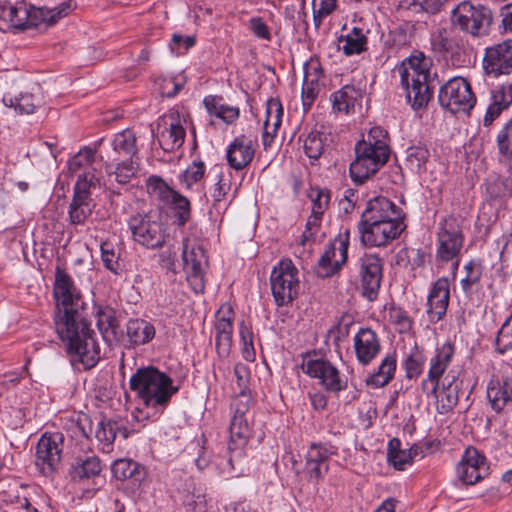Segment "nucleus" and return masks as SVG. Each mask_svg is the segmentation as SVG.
Wrapping results in <instances>:
<instances>
[{
  "label": "nucleus",
  "mask_w": 512,
  "mask_h": 512,
  "mask_svg": "<svg viewBox=\"0 0 512 512\" xmlns=\"http://www.w3.org/2000/svg\"><path fill=\"white\" fill-rule=\"evenodd\" d=\"M406 376L409 379L418 377L423 371L424 356L417 348L413 349L406 357L404 363Z\"/></svg>",
  "instance_id": "nucleus-54"
},
{
  "label": "nucleus",
  "mask_w": 512,
  "mask_h": 512,
  "mask_svg": "<svg viewBox=\"0 0 512 512\" xmlns=\"http://www.w3.org/2000/svg\"><path fill=\"white\" fill-rule=\"evenodd\" d=\"M283 107L279 99L271 98L266 103L262 143L268 149L282 124Z\"/></svg>",
  "instance_id": "nucleus-31"
},
{
  "label": "nucleus",
  "mask_w": 512,
  "mask_h": 512,
  "mask_svg": "<svg viewBox=\"0 0 512 512\" xmlns=\"http://www.w3.org/2000/svg\"><path fill=\"white\" fill-rule=\"evenodd\" d=\"M349 246V231L345 230L326 248L318 263L317 274L330 277L339 271L347 260Z\"/></svg>",
  "instance_id": "nucleus-18"
},
{
  "label": "nucleus",
  "mask_w": 512,
  "mask_h": 512,
  "mask_svg": "<svg viewBox=\"0 0 512 512\" xmlns=\"http://www.w3.org/2000/svg\"><path fill=\"white\" fill-rule=\"evenodd\" d=\"M309 198L312 202V208L303 234L305 240L310 239L320 227L322 217L329 207L331 195L329 190L316 187L310 189Z\"/></svg>",
  "instance_id": "nucleus-30"
},
{
  "label": "nucleus",
  "mask_w": 512,
  "mask_h": 512,
  "mask_svg": "<svg viewBox=\"0 0 512 512\" xmlns=\"http://www.w3.org/2000/svg\"><path fill=\"white\" fill-rule=\"evenodd\" d=\"M466 277L462 279L461 285L464 291H469L476 284L482 275L481 266L474 262H469L465 266Z\"/></svg>",
  "instance_id": "nucleus-61"
},
{
  "label": "nucleus",
  "mask_w": 512,
  "mask_h": 512,
  "mask_svg": "<svg viewBox=\"0 0 512 512\" xmlns=\"http://www.w3.org/2000/svg\"><path fill=\"white\" fill-rule=\"evenodd\" d=\"M390 321L398 327L399 332H407L412 327V320L408 313L401 308H392L389 311Z\"/></svg>",
  "instance_id": "nucleus-60"
},
{
  "label": "nucleus",
  "mask_w": 512,
  "mask_h": 512,
  "mask_svg": "<svg viewBox=\"0 0 512 512\" xmlns=\"http://www.w3.org/2000/svg\"><path fill=\"white\" fill-rule=\"evenodd\" d=\"M492 21L493 15L489 8L470 1L460 2L450 14L453 28L477 38L489 34Z\"/></svg>",
  "instance_id": "nucleus-6"
},
{
  "label": "nucleus",
  "mask_w": 512,
  "mask_h": 512,
  "mask_svg": "<svg viewBox=\"0 0 512 512\" xmlns=\"http://www.w3.org/2000/svg\"><path fill=\"white\" fill-rule=\"evenodd\" d=\"M182 258L190 287L195 293H202L205 289L204 275L208 266L204 249L195 239L185 238Z\"/></svg>",
  "instance_id": "nucleus-14"
},
{
  "label": "nucleus",
  "mask_w": 512,
  "mask_h": 512,
  "mask_svg": "<svg viewBox=\"0 0 512 512\" xmlns=\"http://www.w3.org/2000/svg\"><path fill=\"white\" fill-rule=\"evenodd\" d=\"M369 30L353 27L347 35L339 39L341 49L345 55L360 54L367 49V34Z\"/></svg>",
  "instance_id": "nucleus-38"
},
{
  "label": "nucleus",
  "mask_w": 512,
  "mask_h": 512,
  "mask_svg": "<svg viewBox=\"0 0 512 512\" xmlns=\"http://www.w3.org/2000/svg\"><path fill=\"white\" fill-rule=\"evenodd\" d=\"M403 212L392 201L385 197H376L368 202L363 212L362 220L375 221L378 223L391 222L394 224L403 223Z\"/></svg>",
  "instance_id": "nucleus-24"
},
{
  "label": "nucleus",
  "mask_w": 512,
  "mask_h": 512,
  "mask_svg": "<svg viewBox=\"0 0 512 512\" xmlns=\"http://www.w3.org/2000/svg\"><path fill=\"white\" fill-rule=\"evenodd\" d=\"M101 462L95 455L77 457L71 465L70 476L73 481L92 479L100 474Z\"/></svg>",
  "instance_id": "nucleus-33"
},
{
  "label": "nucleus",
  "mask_w": 512,
  "mask_h": 512,
  "mask_svg": "<svg viewBox=\"0 0 512 512\" xmlns=\"http://www.w3.org/2000/svg\"><path fill=\"white\" fill-rule=\"evenodd\" d=\"M363 295L370 301L378 294L382 280V259L376 254H364L359 260Z\"/></svg>",
  "instance_id": "nucleus-20"
},
{
  "label": "nucleus",
  "mask_w": 512,
  "mask_h": 512,
  "mask_svg": "<svg viewBox=\"0 0 512 512\" xmlns=\"http://www.w3.org/2000/svg\"><path fill=\"white\" fill-rule=\"evenodd\" d=\"M130 389L147 407L164 408L178 392L173 380L155 367L139 368L130 378Z\"/></svg>",
  "instance_id": "nucleus-3"
},
{
  "label": "nucleus",
  "mask_w": 512,
  "mask_h": 512,
  "mask_svg": "<svg viewBox=\"0 0 512 512\" xmlns=\"http://www.w3.org/2000/svg\"><path fill=\"white\" fill-rule=\"evenodd\" d=\"M454 353L455 349L451 343H444L436 349L435 355L429 361L427 379L422 383L424 391L427 389L428 384L441 382L442 378L451 370L450 366Z\"/></svg>",
  "instance_id": "nucleus-27"
},
{
  "label": "nucleus",
  "mask_w": 512,
  "mask_h": 512,
  "mask_svg": "<svg viewBox=\"0 0 512 512\" xmlns=\"http://www.w3.org/2000/svg\"><path fill=\"white\" fill-rule=\"evenodd\" d=\"M301 369L308 376L319 379L320 385L328 392L338 393L347 388V380L340 371L315 353L303 356Z\"/></svg>",
  "instance_id": "nucleus-8"
},
{
  "label": "nucleus",
  "mask_w": 512,
  "mask_h": 512,
  "mask_svg": "<svg viewBox=\"0 0 512 512\" xmlns=\"http://www.w3.org/2000/svg\"><path fill=\"white\" fill-rule=\"evenodd\" d=\"M101 257L104 266L110 271L117 273L119 269V253L113 243L105 241L101 244Z\"/></svg>",
  "instance_id": "nucleus-56"
},
{
  "label": "nucleus",
  "mask_w": 512,
  "mask_h": 512,
  "mask_svg": "<svg viewBox=\"0 0 512 512\" xmlns=\"http://www.w3.org/2000/svg\"><path fill=\"white\" fill-rule=\"evenodd\" d=\"M133 240L139 245L156 249L165 243L166 232L164 224L152 215H135L129 220Z\"/></svg>",
  "instance_id": "nucleus-15"
},
{
  "label": "nucleus",
  "mask_w": 512,
  "mask_h": 512,
  "mask_svg": "<svg viewBox=\"0 0 512 512\" xmlns=\"http://www.w3.org/2000/svg\"><path fill=\"white\" fill-rule=\"evenodd\" d=\"M184 123V116L177 110H170L158 120L156 137L165 152H173L183 145L186 135Z\"/></svg>",
  "instance_id": "nucleus-16"
},
{
  "label": "nucleus",
  "mask_w": 512,
  "mask_h": 512,
  "mask_svg": "<svg viewBox=\"0 0 512 512\" xmlns=\"http://www.w3.org/2000/svg\"><path fill=\"white\" fill-rule=\"evenodd\" d=\"M483 67L487 74L499 76L512 70V39L486 49Z\"/></svg>",
  "instance_id": "nucleus-22"
},
{
  "label": "nucleus",
  "mask_w": 512,
  "mask_h": 512,
  "mask_svg": "<svg viewBox=\"0 0 512 512\" xmlns=\"http://www.w3.org/2000/svg\"><path fill=\"white\" fill-rule=\"evenodd\" d=\"M400 442L398 439H392L389 442L388 449V462L393 465L397 470H404L407 465H410L414 456L417 455V450L413 449H399Z\"/></svg>",
  "instance_id": "nucleus-42"
},
{
  "label": "nucleus",
  "mask_w": 512,
  "mask_h": 512,
  "mask_svg": "<svg viewBox=\"0 0 512 512\" xmlns=\"http://www.w3.org/2000/svg\"><path fill=\"white\" fill-rule=\"evenodd\" d=\"M112 472L116 479L126 480L130 479L134 484H140L145 478V471L138 463L128 460L120 459L114 462Z\"/></svg>",
  "instance_id": "nucleus-39"
},
{
  "label": "nucleus",
  "mask_w": 512,
  "mask_h": 512,
  "mask_svg": "<svg viewBox=\"0 0 512 512\" xmlns=\"http://www.w3.org/2000/svg\"><path fill=\"white\" fill-rule=\"evenodd\" d=\"M356 158L350 165V175L361 184L383 167L390 156L388 133L381 127H373L367 136L355 146Z\"/></svg>",
  "instance_id": "nucleus-2"
},
{
  "label": "nucleus",
  "mask_w": 512,
  "mask_h": 512,
  "mask_svg": "<svg viewBox=\"0 0 512 512\" xmlns=\"http://www.w3.org/2000/svg\"><path fill=\"white\" fill-rule=\"evenodd\" d=\"M450 299V286L447 278H439L432 285L427 299V313L432 322L441 320L447 311Z\"/></svg>",
  "instance_id": "nucleus-29"
},
{
  "label": "nucleus",
  "mask_w": 512,
  "mask_h": 512,
  "mask_svg": "<svg viewBox=\"0 0 512 512\" xmlns=\"http://www.w3.org/2000/svg\"><path fill=\"white\" fill-rule=\"evenodd\" d=\"M464 235L458 220L452 216L444 219L438 233L437 257L444 262H452L453 270L459 265Z\"/></svg>",
  "instance_id": "nucleus-13"
},
{
  "label": "nucleus",
  "mask_w": 512,
  "mask_h": 512,
  "mask_svg": "<svg viewBox=\"0 0 512 512\" xmlns=\"http://www.w3.org/2000/svg\"><path fill=\"white\" fill-rule=\"evenodd\" d=\"M250 406L251 396L249 391H240L232 402L234 414H240L243 417H246V413L249 411Z\"/></svg>",
  "instance_id": "nucleus-63"
},
{
  "label": "nucleus",
  "mask_w": 512,
  "mask_h": 512,
  "mask_svg": "<svg viewBox=\"0 0 512 512\" xmlns=\"http://www.w3.org/2000/svg\"><path fill=\"white\" fill-rule=\"evenodd\" d=\"M167 205L172 206L177 212V218L180 225H184L189 220L191 205L190 201L185 196L176 191L175 196L172 197Z\"/></svg>",
  "instance_id": "nucleus-55"
},
{
  "label": "nucleus",
  "mask_w": 512,
  "mask_h": 512,
  "mask_svg": "<svg viewBox=\"0 0 512 512\" xmlns=\"http://www.w3.org/2000/svg\"><path fill=\"white\" fill-rule=\"evenodd\" d=\"M147 192L167 205L175 196L176 190L171 188L161 177L151 175L147 179Z\"/></svg>",
  "instance_id": "nucleus-45"
},
{
  "label": "nucleus",
  "mask_w": 512,
  "mask_h": 512,
  "mask_svg": "<svg viewBox=\"0 0 512 512\" xmlns=\"http://www.w3.org/2000/svg\"><path fill=\"white\" fill-rule=\"evenodd\" d=\"M353 347L358 362L369 365L380 353L381 344L376 332L370 328H361L353 338Z\"/></svg>",
  "instance_id": "nucleus-25"
},
{
  "label": "nucleus",
  "mask_w": 512,
  "mask_h": 512,
  "mask_svg": "<svg viewBox=\"0 0 512 512\" xmlns=\"http://www.w3.org/2000/svg\"><path fill=\"white\" fill-rule=\"evenodd\" d=\"M498 153L505 160L512 161V118L505 122L496 136Z\"/></svg>",
  "instance_id": "nucleus-48"
},
{
  "label": "nucleus",
  "mask_w": 512,
  "mask_h": 512,
  "mask_svg": "<svg viewBox=\"0 0 512 512\" xmlns=\"http://www.w3.org/2000/svg\"><path fill=\"white\" fill-rule=\"evenodd\" d=\"M239 335L241 341V353L246 361L253 362L256 352L253 344V332L251 327L242 321L239 325Z\"/></svg>",
  "instance_id": "nucleus-50"
},
{
  "label": "nucleus",
  "mask_w": 512,
  "mask_h": 512,
  "mask_svg": "<svg viewBox=\"0 0 512 512\" xmlns=\"http://www.w3.org/2000/svg\"><path fill=\"white\" fill-rule=\"evenodd\" d=\"M326 140L327 135L325 133L312 131L304 140L305 154L310 159L318 160L324 152Z\"/></svg>",
  "instance_id": "nucleus-47"
},
{
  "label": "nucleus",
  "mask_w": 512,
  "mask_h": 512,
  "mask_svg": "<svg viewBox=\"0 0 512 512\" xmlns=\"http://www.w3.org/2000/svg\"><path fill=\"white\" fill-rule=\"evenodd\" d=\"M488 471L485 455L474 447H468L456 466V477L464 485H474L483 480Z\"/></svg>",
  "instance_id": "nucleus-17"
},
{
  "label": "nucleus",
  "mask_w": 512,
  "mask_h": 512,
  "mask_svg": "<svg viewBox=\"0 0 512 512\" xmlns=\"http://www.w3.org/2000/svg\"><path fill=\"white\" fill-rule=\"evenodd\" d=\"M270 285L278 306L292 303L300 289L299 271L292 260L283 259L272 269Z\"/></svg>",
  "instance_id": "nucleus-7"
},
{
  "label": "nucleus",
  "mask_w": 512,
  "mask_h": 512,
  "mask_svg": "<svg viewBox=\"0 0 512 512\" xmlns=\"http://www.w3.org/2000/svg\"><path fill=\"white\" fill-rule=\"evenodd\" d=\"M53 296L56 302L55 329L66 345L71 361L81 363L84 369L94 367L100 354L95 333L85 317L80 291L59 266L55 272Z\"/></svg>",
  "instance_id": "nucleus-1"
},
{
  "label": "nucleus",
  "mask_w": 512,
  "mask_h": 512,
  "mask_svg": "<svg viewBox=\"0 0 512 512\" xmlns=\"http://www.w3.org/2000/svg\"><path fill=\"white\" fill-rule=\"evenodd\" d=\"M492 102L483 118V125L489 127L512 104V84H502L491 91Z\"/></svg>",
  "instance_id": "nucleus-32"
},
{
  "label": "nucleus",
  "mask_w": 512,
  "mask_h": 512,
  "mask_svg": "<svg viewBox=\"0 0 512 512\" xmlns=\"http://www.w3.org/2000/svg\"><path fill=\"white\" fill-rule=\"evenodd\" d=\"M112 148L119 156H128L129 159H134L138 152L135 133L126 129L115 134L112 140Z\"/></svg>",
  "instance_id": "nucleus-40"
},
{
  "label": "nucleus",
  "mask_w": 512,
  "mask_h": 512,
  "mask_svg": "<svg viewBox=\"0 0 512 512\" xmlns=\"http://www.w3.org/2000/svg\"><path fill=\"white\" fill-rule=\"evenodd\" d=\"M70 6L61 4L57 8H37L26 2H18L15 5H0V21L2 30H26L38 27L41 24L46 26L56 23L58 19L68 14Z\"/></svg>",
  "instance_id": "nucleus-4"
},
{
  "label": "nucleus",
  "mask_w": 512,
  "mask_h": 512,
  "mask_svg": "<svg viewBox=\"0 0 512 512\" xmlns=\"http://www.w3.org/2000/svg\"><path fill=\"white\" fill-rule=\"evenodd\" d=\"M250 435V428L246 417L240 414H233L230 423V440L228 444L229 458L227 467L223 468V472L231 477L239 476L243 470L241 468L244 459V449L247 445Z\"/></svg>",
  "instance_id": "nucleus-12"
},
{
  "label": "nucleus",
  "mask_w": 512,
  "mask_h": 512,
  "mask_svg": "<svg viewBox=\"0 0 512 512\" xmlns=\"http://www.w3.org/2000/svg\"><path fill=\"white\" fill-rule=\"evenodd\" d=\"M203 102L210 115L221 119L226 124H232L239 118V109L224 104L221 97L210 95L205 97Z\"/></svg>",
  "instance_id": "nucleus-36"
},
{
  "label": "nucleus",
  "mask_w": 512,
  "mask_h": 512,
  "mask_svg": "<svg viewBox=\"0 0 512 512\" xmlns=\"http://www.w3.org/2000/svg\"><path fill=\"white\" fill-rule=\"evenodd\" d=\"M361 92L354 86L346 85L332 95L333 109L345 114L354 112Z\"/></svg>",
  "instance_id": "nucleus-37"
},
{
  "label": "nucleus",
  "mask_w": 512,
  "mask_h": 512,
  "mask_svg": "<svg viewBox=\"0 0 512 512\" xmlns=\"http://www.w3.org/2000/svg\"><path fill=\"white\" fill-rule=\"evenodd\" d=\"M96 317L97 326L103 338L108 342L114 341L119 327L116 311L109 306H100L96 311Z\"/></svg>",
  "instance_id": "nucleus-35"
},
{
  "label": "nucleus",
  "mask_w": 512,
  "mask_h": 512,
  "mask_svg": "<svg viewBox=\"0 0 512 512\" xmlns=\"http://www.w3.org/2000/svg\"><path fill=\"white\" fill-rule=\"evenodd\" d=\"M401 85L406 97L414 108H421L429 102L432 92L429 86V60L411 57L398 68Z\"/></svg>",
  "instance_id": "nucleus-5"
},
{
  "label": "nucleus",
  "mask_w": 512,
  "mask_h": 512,
  "mask_svg": "<svg viewBox=\"0 0 512 512\" xmlns=\"http://www.w3.org/2000/svg\"><path fill=\"white\" fill-rule=\"evenodd\" d=\"M254 154V141L243 134L237 136L226 150L227 162L235 170H242L247 167L252 162Z\"/></svg>",
  "instance_id": "nucleus-28"
},
{
  "label": "nucleus",
  "mask_w": 512,
  "mask_h": 512,
  "mask_svg": "<svg viewBox=\"0 0 512 512\" xmlns=\"http://www.w3.org/2000/svg\"><path fill=\"white\" fill-rule=\"evenodd\" d=\"M230 188L231 185L229 179H225L223 176H220L212 191L210 192V196L213 199V207L215 209L222 207V202L225 201Z\"/></svg>",
  "instance_id": "nucleus-57"
},
{
  "label": "nucleus",
  "mask_w": 512,
  "mask_h": 512,
  "mask_svg": "<svg viewBox=\"0 0 512 512\" xmlns=\"http://www.w3.org/2000/svg\"><path fill=\"white\" fill-rule=\"evenodd\" d=\"M496 349L499 353H505L512 349V324L505 321L501 326L497 338Z\"/></svg>",
  "instance_id": "nucleus-59"
},
{
  "label": "nucleus",
  "mask_w": 512,
  "mask_h": 512,
  "mask_svg": "<svg viewBox=\"0 0 512 512\" xmlns=\"http://www.w3.org/2000/svg\"><path fill=\"white\" fill-rule=\"evenodd\" d=\"M195 44V37L174 34L171 42V50L181 54L186 52Z\"/></svg>",
  "instance_id": "nucleus-64"
},
{
  "label": "nucleus",
  "mask_w": 512,
  "mask_h": 512,
  "mask_svg": "<svg viewBox=\"0 0 512 512\" xmlns=\"http://www.w3.org/2000/svg\"><path fill=\"white\" fill-rule=\"evenodd\" d=\"M331 452L328 447L323 444H311L306 454V461H315L320 463H327Z\"/></svg>",
  "instance_id": "nucleus-62"
},
{
  "label": "nucleus",
  "mask_w": 512,
  "mask_h": 512,
  "mask_svg": "<svg viewBox=\"0 0 512 512\" xmlns=\"http://www.w3.org/2000/svg\"><path fill=\"white\" fill-rule=\"evenodd\" d=\"M94 162V152L90 148H84L74 155L69 163L68 168L71 173L77 174L78 178L86 172H91L95 176V168L92 166Z\"/></svg>",
  "instance_id": "nucleus-43"
},
{
  "label": "nucleus",
  "mask_w": 512,
  "mask_h": 512,
  "mask_svg": "<svg viewBox=\"0 0 512 512\" xmlns=\"http://www.w3.org/2000/svg\"><path fill=\"white\" fill-rule=\"evenodd\" d=\"M235 313L230 304H223L216 313L215 335L233 333Z\"/></svg>",
  "instance_id": "nucleus-49"
},
{
  "label": "nucleus",
  "mask_w": 512,
  "mask_h": 512,
  "mask_svg": "<svg viewBox=\"0 0 512 512\" xmlns=\"http://www.w3.org/2000/svg\"><path fill=\"white\" fill-rule=\"evenodd\" d=\"M155 327L144 319H131L127 323V337L134 346L149 343L155 337Z\"/></svg>",
  "instance_id": "nucleus-34"
},
{
  "label": "nucleus",
  "mask_w": 512,
  "mask_h": 512,
  "mask_svg": "<svg viewBox=\"0 0 512 512\" xmlns=\"http://www.w3.org/2000/svg\"><path fill=\"white\" fill-rule=\"evenodd\" d=\"M325 86L324 73L318 59H310L304 66V80L302 85V104L304 111H308Z\"/></svg>",
  "instance_id": "nucleus-23"
},
{
  "label": "nucleus",
  "mask_w": 512,
  "mask_h": 512,
  "mask_svg": "<svg viewBox=\"0 0 512 512\" xmlns=\"http://www.w3.org/2000/svg\"><path fill=\"white\" fill-rule=\"evenodd\" d=\"M460 383L455 370H450L439 383L431 384V393L436 398V408L440 414L451 411L459 400Z\"/></svg>",
  "instance_id": "nucleus-21"
},
{
  "label": "nucleus",
  "mask_w": 512,
  "mask_h": 512,
  "mask_svg": "<svg viewBox=\"0 0 512 512\" xmlns=\"http://www.w3.org/2000/svg\"><path fill=\"white\" fill-rule=\"evenodd\" d=\"M100 186V177L91 172L81 175L74 187V195L69 205L68 216L71 225H83L91 216L94 204L90 189Z\"/></svg>",
  "instance_id": "nucleus-9"
},
{
  "label": "nucleus",
  "mask_w": 512,
  "mask_h": 512,
  "mask_svg": "<svg viewBox=\"0 0 512 512\" xmlns=\"http://www.w3.org/2000/svg\"><path fill=\"white\" fill-rule=\"evenodd\" d=\"M406 161L412 171L420 173L429 157V151L425 147L414 146L407 149Z\"/></svg>",
  "instance_id": "nucleus-52"
},
{
  "label": "nucleus",
  "mask_w": 512,
  "mask_h": 512,
  "mask_svg": "<svg viewBox=\"0 0 512 512\" xmlns=\"http://www.w3.org/2000/svg\"><path fill=\"white\" fill-rule=\"evenodd\" d=\"M439 102L453 114L468 113L475 106L476 97L465 78L454 77L441 87Z\"/></svg>",
  "instance_id": "nucleus-11"
},
{
  "label": "nucleus",
  "mask_w": 512,
  "mask_h": 512,
  "mask_svg": "<svg viewBox=\"0 0 512 512\" xmlns=\"http://www.w3.org/2000/svg\"><path fill=\"white\" fill-rule=\"evenodd\" d=\"M138 170V163L134 159H129L118 163L114 170L111 165L106 166V171L109 178L114 177V180L119 184L128 183Z\"/></svg>",
  "instance_id": "nucleus-46"
},
{
  "label": "nucleus",
  "mask_w": 512,
  "mask_h": 512,
  "mask_svg": "<svg viewBox=\"0 0 512 512\" xmlns=\"http://www.w3.org/2000/svg\"><path fill=\"white\" fill-rule=\"evenodd\" d=\"M205 165L202 162H194L185 170L182 182L187 189H190L193 184L197 183L204 177Z\"/></svg>",
  "instance_id": "nucleus-58"
},
{
  "label": "nucleus",
  "mask_w": 512,
  "mask_h": 512,
  "mask_svg": "<svg viewBox=\"0 0 512 512\" xmlns=\"http://www.w3.org/2000/svg\"><path fill=\"white\" fill-rule=\"evenodd\" d=\"M486 392L489 403L495 412L512 411V378H491Z\"/></svg>",
  "instance_id": "nucleus-26"
},
{
  "label": "nucleus",
  "mask_w": 512,
  "mask_h": 512,
  "mask_svg": "<svg viewBox=\"0 0 512 512\" xmlns=\"http://www.w3.org/2000/svg\"><path fill=\"white\" fill-rule=\"evenodd\" d=\"M117 434V423L112 421H101L98 423L96 430V438L103 444V450L109 448L113 444Z\"/></svg>",
  "instance_id": "nucleus-53"
},
{
  "label": "nucleus",
  "mask_w": 512,
  "mask_h": 512,
  "mask_svg": "<svg viewBox=\"0 0 512 512\" xmlns=\"http://www.w3.org/2000/svg\"><path fill=\"white\" fill-rule=\"evenodd\" d=\"M337 8V0H313L312 1V9H313V22L318 29L323 20L331 15L335 9Z\"/></svg>",
  "instance_id": "nucleus-51"
},
{
  "label": "nucleus",
  "mask_w": 512,
  "mask_h": 512,
  "mask_svg": "<svg viewBox=\"0 0 512 512\" xmlns=\"http://www.w3.org/2000/svg\"><path fill=\"white\" fill-rule=\"evenodd\" d=\"M395 371L396 359L392 355H387L377 371L367 379V384L374 387L386 386L393 379Z\"/></svg>",
  "instance_id": "nucleus-41"
},
{
  "label": "nucleus",
  "mask_w": 512,
  "mask_h": 512,
  "mask_svg": "<svg viewBox=\"0 0 512 512\" xmlns=\"http://www.w3.org/2000/svg\"><path fill=\"white\" fill-rule=\"evenodd\" d=\"M64 435L60 432H45L36 446L35 466L46 477L53 476L61 465Z\"/></svg>",
  "instance_id": "nucleus-10"
},
{
  "label": "nucleus",
  "mask_w": 512,
  "mask_h": 512,
  "mask_svg": "<svg viewBox=\"0 0 512 512\" xmlns=\"http://www.w3.org/2000/svg\"><path fill=\"white\" fill-rule=\"evenodd\" d=\"M3 102L7 107L14 108L19 114H32L40 106V100L31 93H21L19 96H4Z\"/></svg>",
  "instance_id": "nucleus-44"
},
{
  "label": "nucleus",
  "mask_w": 512,
  "mask_h": 512,
  "mask_svg": "<svg viewBox=\"0 0 512 512\" xmlns=\"http://www.w3.org/2000/svg\"><path fill=\"white\" fill-rule=\"evenodd\" d=\"M361 241L365 246H385L396 239L405 229L404 224L391 222L378 223L362 220L360 223Z\"/></svg>",
  "instance_id": "nucleus-19"
}]
</instances>
